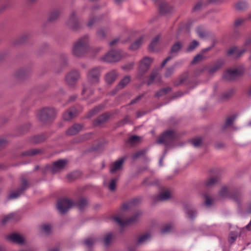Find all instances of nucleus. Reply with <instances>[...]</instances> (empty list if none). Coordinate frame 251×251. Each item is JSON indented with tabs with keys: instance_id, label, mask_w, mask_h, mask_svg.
<instances>
[{
	"instance_id": "41",
	"label": "nucleus",
	"mask_w": 251,
	"mask_h": 251,
	"mask_svg": "<svg viewBox=\"0 0 251 251\" xmlns=\"http://www.w3.org/2000/svg\"><path fill=\"white\" fill-rule=\"evenodd\" d=\"M172 88L170 87H167L161 89L155 94V97L159 98L165 96L166 94L171 92Z\"/></svg>"
},
{
	"instance_id": "27",
	"label": "nucleus",
	"mask_w": 251,
	"mask_h": 251,
	"mask_svg": "<svg viewBox=\"0 0 251 251\" xmlns=\"http://www.w3.org/2000/svg\"><path fill=\"white\" fill-rule=\"evenodd\" d=\"M94 8H92L91 9V13L89 16V19L87 23V25L88 27H91L94 24H96L100 19L101 17L100 16H95L94 15L95 13H94Z\"/></svg>"
},
{
	"instance_id": "10",
	"label": "nucleus",
	"mask_w": 251,
	"mask_h": 251,
	"mask_svg": "<svg viewBox=\"0 0 251 251\" xmlns=\"http://www.w3.org/2000/svg\"><path fill=\"white\" fill-rule=\"evenodd\" d=\"M224 62L221 60H218L214 64L210 66H204L199 69L200 73L196 72V75H199L200 73L207 71L209 74H213L218 71L223 66Z\"/></svg>"
},
{
	"instance_id": "40",
	"label": "nucleus",
	"mask_w": 251,
	"mask_h": 251,
	"mask_svg": "<svg viewBox=\"0 0 251 251\" xmlns=\"http://www.w3.org/2000/svg\"><path fill=\"white\" fill-rule=\"evenodd\" d=\"M113 237V234L111 232L106 233L103 238L101 239L102 241L106 246H108L111 243Z\"/></svg>"
},
{
	"instance_id": "48",
	"label": "nucleus",
	"mask_w": 251,
	"mask_h": 251,
	"mask_svg": "<svg viewBox=\"0 0 251 251\" xmlns=\"http://www.w3.org/2000/svg\"><path fill=\"white\" fill-rule=\"evenodd\" d=\"M140 141V137L137 135H133L129 137L128 142L131 145L138 143Z\"/></svg>"
},
{
	"instance_id": "59",
	"label": "nucleus",
	"mask_w": 251,
	"mask_h": 251,
	"mask_svg": "<svg viewBox=\"0 0 251 251\" xmlns=\"http://www.w3.org/2000/svg\"><path fill=\"white\" fill-rule=\"evenodd\" d=\"M130 120L128 116L126 117L123 120L119 121L118 124V126H124L125 124L129 123Z\"/></svg>"
},
{
	"instance_id": "29",
	"label": "nucleus",
	"mask_w": 251,
	"mask_h": 251,
	"mask_svg": "<svg viewBox=\"0 0 251 251\" xmlns=\"http://www.w3.org/2000/svg\"><path fill=\"white\" fill-rule=\"evenodd\" d=\"M141 201L140 198H135L129 201L128 202L124 203L122 206L123 210H127L130 208L132 206L139 203Z\"/></svg>"
},
{
	"instance_id": "61",
	"label": "nucleus",
	"mask_w": 251,
	"mask_h": 251,
	"mask_svg": "<svg viewBox=\"0 0 251 251\" xmlns=\"http://www.w3.org/2000/svg\"><path fill=\"white\" fill-rule=\"evenodd\" d=\"M197 32L199 37L202 38L205 36V33L201 27H198L197 28Z\"/></svg>"
},
{
	"instance_id": "46",
	"label": "nucleus",
	"mask_w": 251,
	"mask_h": 251,
	"mask_svg": "<svg viewBox=\"0 0 251 251\" xmlns=\"http://www.w3.org/2000/svg\"><path fill=\"white\" fill-rule=\"evenodd\" d=\"M30 127V125L29 124H25L18 129V133L20 135L24 134L29 131Z\"/></svg>"
},
{
	"instance_id": "1",
	"label": "nucleus",
	"mask_w": 251,
	"mask_h": 251,
	"mask_svg": "<svg viewBox=\"0 0 251 251\" xmlns=\"http://www.w3.org/2000/svg\"><path fill=\"white\" fill-rule=\"evenodd\" d=\"M89 37L84 35L79 38L74 44L72 52L77 57H80L86 53L89 49Z\"/></svg>"
},
{
	"instance_id": "22",
	"label": "nucleus",
	"mask_w": 251,
	"mask_h": 251,
	"mask_svg": "<svg viewBox=\"0 0 251 251\" xmlns=\"http://www.w3.org/2000/svg\"><path fill=\"white\" fill-rule=\"evenodd\" d=\"M125 161L124 158H120L115 161L110 167V172L112 174L121 170L123 167V163Z\"/></svg>"
},
{
	"instance_id": "62",
	"label": "nucleus",
	"mask_w": 251,
	"mask_h": 251,
	"mask_svg": "<svg viewBox=\"0 0 251 251\" xmlns=\"http://www.w3.org/2000/svg\"><path fill=\"white\" fill-rule=\"evenodd\" d=\"M245 21V19L242 18H238L237 19L234 23V26L235 27H238L241 25Z\"/></svg>"
},
{
	"instance_id": "37",
	"label": "nucleus",
	"mask_w": 251,
	"mask_h": 251,
	"mask_svg": "<svg viewBox=\"0 0 251 251\" xmlns=\"http://www.w3.org/2000/svg\"><path fill=\"white\" fill-rule=\"evenodd\" d=\"M188 78V74L187 73H185L181 75L178 80L174 81V84L175 86H179L184 84L187 80Z\"/></svg>"
},
{
	"instance_id": "33",
	"label": "nucleus",
	"mask_w": 251,
	"mask_h": 251,
	"mask_svg": "<svg viewBox=\"0 0 251 251\" xmlns=\"http://www.w3.org/2000/svg\"><path fill=\"white\" fill-rule=\"evenodd\" d=\"M237 116V114H233L228 117L226 119L225 124L222 126V129L225 130L226 128L230 126L236 120Z\"/></svg>"
},
{
	"instance_id": "30",
	"label": "nucleus",
	"mask_w": 251,
	"mask_h": 251,
	"mask_svg": "<svg viewBox=\"0 0 251 251\" xmlns=\"http://www.w3.org/2000/svg\"><path fill=\"white\" fill-rule=\"evenodd\" d=\"M110 116V115L108 113L102 114L94 121V126H99L100 124L104 123L109 118Z\"/></svg>"
},
{
	"instance_id": "14",
	"label": "nucleus",
	"mask_w": 251,
	"mask_h": 251,
	"mask_svg": "<svg viewBox=\"0 0 251 251\" xmlns=\"http://www.w3.org/2000/svg\"><path fill=\"white\" fill-rule=\"evenodd\" d=\"M54 115L53 111H39L37 114L39 120L44 123L51 122Z\"/></svg>"
},
{
	"instance_id": "39",
	"label": "nucleus",
	"mask_w": 251,
	"mask_h": 251,
	"mask_svg": "<svg viewBox=\"0 0 251 251\" xmlns=\"http://www.w3.org/2000/svg\"><path fill=\"white\" fill-rule=\"evenodd\" d=\"M130 81V77L129 76H125L118 83L116 89H121L124 88L126 85H127L128 83Z\"/></svg>"
},
{
	"instance_id": "16",
	"label": "nucleus",
	"mask_w": 251,
	"mask_h": 251,
	"mask_svg": "<svg viewBox=\"0 0 251 251\" xmlns=\"http://www.w3.org/2000/svg\"><path fill=\"white\" fill-rule=\"evenodd\" d=\"M173 9L172 6L169 3L165 0H160L158 3V10L162 15L171 13Z\"/></svg>"
},
{
	"instance_id": "51",
	"label": "nucleus",
	"mask_w": 251,
	"mask_h": 251,
	"mask_svg": "<svg viewBox=\"0 0 251 251\" xmlns=\"http://www.w3.org/2000/svg\"><path fill=\"white\" fill-rule=\"evenodd\" d=\"M182 47V44L180 42L176 43L172 47L171 52L176 53Z\"/></svg>"
},
{
	"instance_id": "5",
	"label": "nucleus",
	"mask_w": 251,
	"mask_h": 251,
	"mask_svg": "<svg viewBox=\"0 0 251 251\" xmlns=\"http://www.w3.org/2000/svg\"><path fill=\"white\" fill-rule=\"evenodd\" d=\"M126 56V54L120 50H111L102 58L103 60L107 62H115L120 61Z\"/></svg>"
},
{
	"instance_id": "38",
	"label": "nucleus",
	"mask_w": 251,
	"mask_h": 251,
	"mask_svg": "<svg viewBox=\"0 0 251 251\" xmlns=\"http://www.w3.org/2000/svg\"><path fill=\"white\" fill-rule=\"evenodd\" d=\"M97 241V239L94 237H90L85 239L83 244L89 248H91Z\"/></svg>"
},
{
	"instance_id": "49",
	"label": "nucleus",
	"mask_w": 251,
	"mask_h": 251,
	"mask_svg": "<svg viewBox=\"0 0 251 251\" xmlns=\"http://www.w3.org/2000/svg\"><path fill=\"white\" fill-rule=\"evenodd\" d=\"M87 203V200L86 199H81L77 203V207L80 210H82Z\"/></svg>"
},
{
	"instance_id": "54",
	"label": "nucleus",
	"mask_w": 251,
	"mask_h": 251,
	"mask_svg": "<svg viewBox=\"0 0 251 251\" xmlns=\"http://www.w3.org/2000/svg\"><path fill=\"white\" fill-rule=\"evenodd\" d=\"M238 233L236 232L231 231L230 232L228 237V242L233 243L237 237Z\"/></svg>"
},
{
	"instance_id": "23",
	"label": "nucleus",
	"mask_w": 251,
	"mask_h": 251,
	"mask_svg": "<svg viewBox=\"0 0 251 251\" xmlns=\"http://www.w3.org/2000/svg\"><path fill=\"white\" fill-rule=\"evenodd\" d=\"M147 40V37L145 35H142L139 38L137 39L130 46L129 49L131 50H136L138 49Z\"/></svg>"
},
{
	"instance_id": "28",
	"label": "nucleus",
	"mask_w": 251,
	"mask_h": 251,
	"mask_svg": "<svg viewBox=\"0 0 251 251\" xmlns=\"http://www.w3.org/2000/svg\"><path fill=\"white\" fill-rule=\"evenodd\" d=\"M160 36L159 35L154 37L149 46L151 51H156L158 50Z\"/></svg>"
},
{
	"instance_id": "11",
	"label": "nucleus",
	"mask_w": 251,
	"mask_h": 251,
	"mask_svg": "<svg viewBox=\"0 0 251 251\" xmlns=\"http://www.w3.org/2000/svg\"><path fill=\"white\" fill-rule=\"evenodd\" d=\"M100 75V70L99 67L92 69L88 73L87 78L91 84H96L99 82Z\"/></svg>"
},
{
	"instance_id": "47",
	"label": "nucleus",
	"mask_w": 251,
	"mask_h": 251,
	"mask_svg": "<svg viewBox=\"0 0 251 251\" xmlns=\"http://www.w3.org/2000/svg\"><path fill=\"white\" fill-rule=\"evenodd\" d=\"M26 243V240L25 237L24 236L17 233V244L24 245Z\"/></svg>"
},
{
	"instance_id": "31",
	"label": "nucleus",
	"mask_w": 251,
	"mask_h": 251,
	"mask_svg": "<svg viewBox=\"0 0 251 251\" xmlns=\"http://www.w3.org/2000/svg\"><path fill=\"white\" fill-rule=\"evenodd\" d=\"M171 198V195L169 192L168 191H164L161 193L157 196L155 197L153 199L154 202H157L159 201H165L169 200Z\"/></svg>"
},
{
	"instance_id": "3",
	"label": "nucleus",
	"mask_w": 251,
	"mask_h": 251,
	"mask_svg": "<svg viewBox=\"0 0 251 251\" xmlns=\"http://www.w3.org/2000/svg\"><path fill=\"white\" fill-rule=\"evenodd\" d=\"M220 196L222 198L229 197L234 201L239 204L242 197V192L238 189H234L229 192L226 187H223L219 192Z\"/></svg>"
},
{
	"instance_id": "63",
	"label": "nucleus",
	"mask_w": 251,
	"mask_h": 251,
	"mask_svg": "<svg viewBox=\"0 0 251 251\" xmlns=\"http://www.w3.org/2000/svg\"><path fill=\"white\" fill-rule=\"evenodd\" d=\"M171 229V226L169 224L164 226L161 230L162 233H166L169 232Z\"/></svg>"
},
{
	"instance_id": "12",
	"label": "nucleus",
	"mask_w": 251,
	"mask_h": 251,
	"mask_svg": "<svg viewBox=\"0 0 251 251\" xmlns=\"http://www.w3.org/2000/svg\"><path fill=\"white\" fill-rule=\"evenodd\" d=\"M152 61V59L148 57H144L141 61L139 67V73L138 75V77L139 79H142V75L149 69Z\"/></svg>"
},
{
	"instance_id": "60",
	"label": "nucleus",
	"mask_w": 251,
	"mask_h": 251,
	"mask_svg": "<svg viewBox=\"0 0 251 251\" xmlns=\"http://www.w3.org/2000/svg\"><path fill=\"white\" fill-rule=\"evenodd\" d=\"M14 217V215L13 214H10L5 216L1 221V223L2 224H6L7 222L9 221L11 219H12Z\"/></svg>"
},
{
	"instance_id": "8",
	"label": "nucleus",
	"mask_w": 251,
	"mask_h": 251,
	"mask_svg": "<svg viewBox=\"0 0 251 251\" xmlns=\"http://www.w3.org/2000/svg\"><path fill=\"white\" fill-rule=\"evenodd\" d=\"M250 46H251V37L246 41L245 48L244 49H240L237 47H233L229 49L227 51V54L229 55H233L235 57H238L246 51L248 47Z\"/></svg>"
},
{
	"instance_id": "7",
	"label": "nucleus",
	"mask_w": 251,
	"mask_h": 251,
	"mask_svg": "<svg viewBox=\"0 0 251 251\" xmlns=\"http://www.w3.org/2000/svg\"><path fill=\"white\" fill-rule=\"evenodd\" d=\"M141 212L137 211L132 216L130 217L126 220H123L121 218L117 216L114 217L113 219L119 226H124L135 223L138 220L139 216L141 215Z\"/></svg>"
},
{
	"instance_id": "58",
	"label": "nucleus",
	"mask_w": 251,
	"mask_h": 251,
	"mask_svg": "<svg viewBox=\"0 0 251 251\" xmlns=\"http://www.w3.org/2000/svg\"><path fill=\"white\" fill-rule=\"evenodd\" d=\"M8 143V141L6 138H0V150L3 149Z\"/></svg>"
},
{
	"instance_id": "50",
	"label": "nucleus",
	"mask_w": 251,
	"mask_h": 251,
	"mask_svg": "<svg viewBox=\"0 0 251 251\" xmlns=\"http://www.w3.org/2000/svg\"><path fill=\"white\" fill-rule=\"evenodd\" d=\"M202 138L201 137H197L192 139L191 143L195 147H199L202 143Z\"/></svg>"
},
{
	"instance_id": "36",
	"label": "nucleus",
	"mask_w": 251,
	"mask_h": 251,
	"mask_svg": "<svg viewBox=\"0 0 251 251\" xmlns=\"http://www.w3.org/2000/svg\"><path fill=\"white\" fill-rule=\"evenodd\" d=\"M108 30L109 27L107 26L99 28L97 31V37L100 39H104Z\"/></svg>"
},
{
	"instance_id": "15",
	"label": "nucleus",
	"mask_w": 251,
	"mask_h": 251,
	"mask_svg": "<svg viewBox=\"0 0 251 251\" xmlns=\"http://www.w3.org/2000/svg\"><path fill=\"white\" fill-rule=\"evenodd\" d=\"M67 25L73 30H77L79 28V24L76 17L75 11H72L67 22Z\"/></svg>"
},
{
	"instance_id": "57",
	"label": "nucleus",
	"mask_w": 251,
	"mask_h": 251,
	"mask_svg": "<svg viewBox=\"0 0 251 251\" xmlns=\"http://www.w3.org/2000/svg\"><path fill=\"white\" fill-rule=\"evenodd\" d=\"M146 152V150H144L139 151L132 155V158L133 159H136L145 154Z\"/></svg>"
},
{
	"instance_id": "2",
	"label": "nucleus",
	"mask_w": 251,
	"mask_h": 251,
	"mask_svg": "<svg viewBox=\"0 0 251 251\" xmlns=\"http://www.w3.org/2000/svg\"><path fill=\"white\" fill-rule=\"evenodd\" d=\"M179 137L178 134L176 130L169 129L165 131L157 140L158 144H164L166 146V149L167 147L173 144L174 142Z\"/></svg>"
},
{
	"instance_id": "55",
	"label": "nucleus",
	"mask_w": 251,
	"mask_h": 251,
	"mask_svg": "<svg viewBox=\"0 0 251 251\" xmlns=\"http://www.w3.org/2000/svg\"><path fill=\"white\" fill-rule=\"evenodd\" d=\"M41 229L46 234H49L51 232V226L49 224L43 225L41 226Z\"/></svg>"
},
{
	"instance_id": "42",
	"label": "nucleus",
	"mask_w": 251,
	"mask_h": 251,
	"mask_svg": "<svg viewBox=\"0 0 251 251\" xmlns=\"http://www.w3.org/2000/svg\"><path fill=\"white\" fill-rule=\"evenodd\" d=\"M178 65V63H176L173 66L167 68L165 73V76L166 77L171 76L175 72V68Z\"/></svg>"
},
{
	"instance_id": "34",
	"label": "nucleus",
	"mask_w": 251,
	"mask_h": 251,
	"mask_svg": "<svg viewBox=\"0 0 251 251\" xmlns=\"http://www.w3.org/2000/svg\"><path fill=\"white\" fill-rule=\"evenodd\" d=\"M94 89L92 86L84 85L82 91V95L84 99H87L93 94Z\"/></svg>"
},
{
	"instance_id": "18",
	"label": "nucleus",
	"mask_w": 251,
	"mask_h": 251,
	"mask_svg": "<svg viewBox=\"0 0 251 251\" xmlns=\"http://www.w3.org/2000/svg\"><path fill=\"white\" fill-rule=\"evenodd\" d=\"M42 152V151L39 149H30L21 153H19L18 154H17V157L34 156L40 154Z\"/></svg>"
},
{
	"instance_id": "45",
	"label": "nucleus",
	"mask_w": 251,
	"mask_h": 251,
	"mask_svg": "<svg viewBox=\"0 0 251 251\" xmlns=\"http://www.w3.org/2000/svg\"><path fill=\"white\" fill-rule=\"evenodd\" d=\"M204 198V203L206 207H210L212 205L213 200L212 198L209 197L208 194L206 193H204L203 194Z\"/></svg>"
},
{
	"instance_id": "56",
	"label": "nucleus",
	"mask_w": 251,
	"mask_h": 251,
	"mask_svg": "<svg viewBox=\"0 0 251 251\" xmlns=\"http://www.w3.org/2000/svg\"><path fill=\"white\" fill-rule=\"evenodd\" d=\"M149 236H150L148 234H145L140 236L138 238L137 243L138 244H140L143 243L149 238Z\"/></svg>"
},
{
	"instance_id": "4",
	"label": "nucleus",
	"mask_w": 251,
	"mask_h": 251,
	"mask_svg": "<svg viewBox=\"0 0 251 251\" xmlns=\"http://www.w3.org/2000/svg\"><path fill=\"white\" fill-rule=\"evenodd\" d=\"M244 68L243 66H240L235 69L227 70L223 75V78L227 81L235 80L243 74Z\"/></svg>"
},
{
	"instance_id": "17",
	"label": "nucleus",
	"mask_w": 251,
	"mask_h": 251,
	"mask_svg": "<svg viewBox=\"0 0 251 251\" xmlns=\"http://www.w3.org/2000/svg\"><path fill=\"white\" fill-rule=\"evenodd\" d=\"M29 187V183L27 180L24 176L20 178V186L17 188V198L24 193Z\"/></svg>"
},
{
	"instance_id": "20",
	"label": "nucleus",
	"mask_w": 251,
	"mask_h": 251,
	"mask_svg": "<svg viewBox=\"0 0 251 251\" xmlns=\"http://www.w3.org/2000/svg\"><path fill=\"white\" fill-rule=\"evenodd\" d=\"M48 137L47 134L43 133L30 137L29 141L32 144H36L45 141Z\"/></svg>"
},
{
	"instance_id": "24",
	"label": "nucleus",
	"mask_w": 251,
	"mask_h": 251,
	"mask_svg": "<svg viewBox=\"0 0 251 251\" xmlns=\"http://www.w3.org/2000/svg\"><path fill=\"white\" fill-rule=\"evenodd\" d=\"M219 181V177L213 176L208 178L204 182V187L206 189H211Z\"/></svg>"
},
{
	"instance_id": "13",
	"label": "nucleus",
	"mask_w": 251,
	"mask_h": 251,
	"mask_svg": "<svg viewBox=\"0 0 251 251\" xmlns=\"http://www.w3.org/2000/svg\"><path fill=\"white\" fill-rule=\"evenodd\" d=\"M79 77V72L77 70H73L67 74L65 80L69 86H73L76 83Z\"/></svg>"
},
{
	"instance_id": "25",
	"label": "nucleus",
	"mask_w": 251,
	"mask_h": 251,
	"mask_svg": "<svg viewBox=\"0 0 251 251\" xmlns=\"http://www.w3.org/2000/svg\"><path fill=\"white\" fill-rule=\"evenodd\" d=\"M118 74L116 70H112L105 75V79L106 82L108 84L113 83L118 77Z\"/></svg>"
},
{
	"instance_id": "21",
	"label": "nucleus",
	"mask_w": 251,
	"mask_h": 251,
	"mask_svg": "<svg viewBox=\"0 0 251 251\" xmlns=\"http://www.w3.org/2000/svg\"><path fill=\"white\" fill-rule=\"evenodd\" d=\"M83 128L84 126L82 125L75 124L66 131V134L70 136L75 135L82 131Z\"/></svg>"
},
{
	"instance_id": "64",
	"label": "nucleus",
	"mask_w": 251,
	"mask_h": 251,
	"mask_svg": "<svg viewBox=\"0 0 251 251\" xmlns=\"http://www.w3.org/2000/svg\"><path fill=\"white\" fill-rule=\"evenodd\" d=\"M203 58V56L202 54H198L194 58L192 61V63H197L200 62V61L202 60Z\"/></svg>"
},
{
	"instance_id": "19",
	"label": "nucleus",
	"mask_w": 251,
	"mask_h": 251,
	"mask_svg": "<svg viewBox=\"0 0 251 251\" xmlns=\"http://www.w3.org/2000/svg\"><path fill=\"white\" fill-rule=\"evenodd\" d=\"M184 208L185 213L188 215L189 218L191 220H194L197 216V213L193 205L189 203H186L184 204Z\"/></svg>"
},
{
	"instance_id": "52",
	"label": "nucleus",
	"mask_w": 251,
	"mask_h": 251,
	"mask_svg": "<svg viewBox=\"0 0 251 251\" xmlns=\"http://www.w3.org/2000/svg\"><path fill=\"white\" fill-rule=\"evenodd\" d=\"M199 45V43L196 40L193 41L190 43V45L187 49V51L190 52L194 50Z\"/></svg>"
},
{
	"instance_id": "53",
	"label": "nucleus",
	"mask_w": 251,
	"mask_h": 251,
	"mask_svg": "<svg viewBox=\"0 0 251 251\" xmlns=\"http://www.w3.org/2000/svg\"><path fill=\"white\" fill-rule=\"evenodd\" d=\"M117 179L113 178L112 179L108 185V189L111 191H114L115 190L116 188V183Z\"/></svg>"
},
{
	"instance_id": "43",
	"label": "nucleus",
	"mask_w": 251,
	"mask_h": 251,
	"mask_svg": "<svg viewBox=\"0 0 251 251\" xmlns=\"http://www.w3.org/2000/svg\"><path fill=\"white\" fill-rule=\"evenodd\" d=\"M248 3L245 1H239L235 5V8L238 10H243L248 7Z\"/></svg>"
},
{
	"instance_id": "6",
	"label": "nucleus",
	"mask_w": 251,
	"mask_h": 251,
	"mask_svg": "<svg viewBox=\"0 0 251 251\" xmlns=\"http://www.w3.org/2000/svg\"><path fill=\"white\" fill-rule=\"evenodd\" d=\"M67 162V160L60 159L54 162L51 165L47 164L43 173L45 174L47 171H50L52 174L59 172L64 168Z\"/></svg>"
},
{
	"instance_id": "9",
	"label": "nucleus",
	"mask_w": 251,
	"mask_h": 251,
	"mask_svg": "<svg viewBox=\"0 0 251 251\" xmlns=\"http://www.w3.org/2000/svg\"><path fill=\"white\" fill-rule=\"evenodd\" d=\"M73 202L67 199H59L57 203V208L62 214L65 213L72 206Z\"/></svg>"
},
{
	"instance_id": "44",
	"label": "nucleus",
	"mask_w": 251,
	"mask_h": 251,
	"mask_svg": "<svg viewBox=\"0 0 251 251\" xmlns=\"http://www.w3.org/2000/svg\"><path fill=\"white\" fill-rule=\"evenodd\" d=\"M234 94V91L233 90H229L224 93H223L221 96L220 99L222 100H226L231 97Z\"/></svg>"
},
{
	"instance_id": "32",
	"label": "nucleus",
	"mask_w": 251,
	"mask_h": 251,
	"mask_svg": "<svg viewBox=\"0 0 251 251\" xmlns=\"http://www.w3.org/2000/svg\"><path fill=\"white\" fill-rule=\"evenodd\" d=\"M78 114L77 111H65L63 114V118L65 121L70 120Z\"/></svg>"
},
{
	"instance_id": "26",
	"label": "nucleus",
	"mask_w": 251,
	"mask_h": 251,
	"mask_svg": "<svg viewBox=\"0 0 251 251\" xmlns=\"http://www.w3.org/2000/svg\"><path fill=\"white\" fill-rule=\"evenodd\" d=\"M159 82L160 81V76L157 70H153L150 75L147 84L148 85L151 84L153 82Z\"/></svg>"
},
{
	"instance_id": "35",
	"label": "nucleus",
	"mask_w": 251,
	"mask_h": 251,
	"mask_svg": "<svg viewBox=\"0 0 251 251\" xmlns=\"http://www.w3.org/2000/svg\"><path fill=\"white\" fill-rule=\"evenodd\" d=\"M61 14V10L60 9H54L50 11L49 14L48 19L50 22H53L56 20Z\"/></svg>"
}]
</instances>
